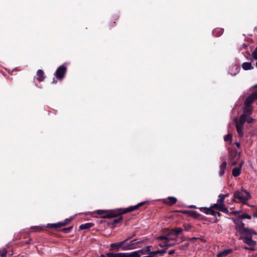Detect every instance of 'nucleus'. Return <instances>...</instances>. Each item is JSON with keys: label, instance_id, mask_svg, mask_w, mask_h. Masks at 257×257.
<instances>
[{"label": "nucleus", "instance_id": "obj_38", "mask_svg": "<svg viewBox=\"0 0 257 257\" xmlns=\"http://www.w3.org/2000/svg\"><path fill=\"white\" fill-rule=\"evenodd\" d=\"M31 229L34 231H40L43 229V228L40 226H33Z\"/></svg>", "mask_w": 257, "mask_h": 257}, {"label": "nucleus", "instance_id": "obj_27", "mask_svg": "<svg viewBox=\"0 0 257 257\" xmlns=\"http://www.w3.org/2000/svg\"><path fill=\"white\" fill-rule=\"evenodd\" d=\"M246 117L247 114L245 113L241 114L239 118L238 122L236 123L240 124V125H244V122L246 121Z\"/></svg>", "mask_w": 257, "mask_h": 257}, {"label": "nucleus", "instance_id": "obj_39", "mask_svg": "<svg viewBox=\"0 0 257 257\" xmlns=\"http://www.w3.org/2000/svg\"><path fill=\"white\" fill-rule=\"evenodd\" d=\"M254 91L252 93L253 95L257 99V84L252 86Z\"/></svg>", "mask_w": 257, "mask_h": 257}, {"label": "nucleus", "instance_id": "obj_56", "mask_svg": "<svg viewBox=\"0 0 257 257\" xmlns=\"http://www.w3.org/2000/svg\"><path fill=\"white\" fill-rule=\"evenodd\" d=\"M191 207L192 208H195V207L194 206H192Z\"/></svg>", "mask_w": 257, "mask_h": 257}, {"label": "nucleus", "instance_id": "obj_40", "mask_svg": "<svg viewBox=\"0 0 257 257\" xmlns=\"http://www.w3.org/2000/svg\"><path fill=\"white\" fill-rule=\"evenodd\" d=\"M189 243L187 242L186 243H185L183 245H181L179 247V249L180 250H185L189 246Z\"/></svg>", "mask_w": 257, "mask_h": 257}, {"label": "nucleus", "instance_id": "obj_41", "mask_svg": "<svg viewBox=\"0 0 257 257\" xmlns=\"http://www.w3.org/2000/svg\"><path fill=\"white\" fill-rule=\"evenodd\" d=\"M118 19V17H115L114 18H113V21H117ZM115 24V21H113V22H110L109 23V27H113L114 26V24Z\"/></svg>", "mask_w": 257, "mask_h": 257}, {"label": "nucleus", "instance_id": "obj_36", "mask_svg": "<svg viewBox=\"0 0 257 257\" xmlns=\"http://www.w3.org/2000/svg\"><path fill=\"white\" fill-rule=\"evenodd\" d=\"M239 216L240 217V218L241 219H251V216L246 213H243V214L239 215Z\"/></svg>", "mask_w": 257, "mask_h": 257}, {"label": "nucleus", "instance_id": "obj_50", "mask_svg": "<svg viewBox=\"0 0 257 257\" xmlns=\"http://www.w3.org/2000/svg\"><path fill=\"white\" fill-rule=\"evenodd\" d=\"M235 145H236V147H237L238 148H240V143H238V142H236V143H235Z\"/></svg>", "mask_w": 257, "mask_h": 257}, {"label": "nucleus", "instance_id": "obj_7", "mask_svg": "<svg viewBox=\"0 0 257 257\" xmlns=\"http://www.w3.org/2000/svg\"><path fill=\"white\" fill-rule=\"evenodd\" d=\"M234 224H235V230L240 234L244 233L245 229H250V228H245L244 224L241 221V218L239 216L236 218H232Z\"/></svg>", "mask_w": 257, "mask_h": 257}, {"label": "nucleus", "instance_id": "obj_2", "mask_svg": "<svg viewBox=\"0 0 257 257\" xmlns=\"http://www.w3.org/2000/svg\"><path fill=\"white\" fill-rule=\"evenodd\" d=\"M124 242L123 250H128L140 248L142 244L146 242L145 240H138L137 239L130 240V238H126L123 240Z\"/></svg>", "mask_w": 257, "mask_h": 257}, {"label": "nucleus", "instance_id": "obj_4", "mask_svg": "<svg viewBox=\"0 0 257 257\" xmlns=\"http://www.w3.org/2000/svg\"><path fill=\"white\" fill-rule=\"evenodd\" d=\"M98 215L103 218H111L118 217L122 214V209L119 208L113 210H98L96 211Z\"/></svg>", "mask_w": 257, "mask_h": 257}, {"label": "nucleus", "instance_id": "obj_13", "mask_svg": "<svg viewBox=\"0 0 257 257\" xmlns=\"http://www.w3.org/2000/svg\"><path fill=\"white\" fill-rule=\"evenodd\" d=\"M124 244V242H123V241H121L119 242L112 243L110 244V246L111 248V249H113V250H119V249L120 248H121V250H123Z\"/></svg>", "mask_w": 257, "mask_h": 257}, {"label": "nucleus", "instance_id": "obj_28", "mask_svg": "<svg viewBox=\"0 0 257 257\" xmlns=\"http://www.w3.org/2000/svg\"><path fill=\"white\" fill-rule=\"evenodd\" d=\"M242 67L244 70H251L253 68L252 66L251 63L244 62L242 64Z\"/></svg>", "mask_w": 257, "mask_h": 257}, {"label": "nucleus", "instance_id": "obj_32", "mask_svg": "<svg viewBox=\"0 0 257 257\" xmlns=\"http://www.w3.org/2000/svg\"><path fill=\"white\" fill-rule=\"evenodd\" d=\"M159 241H162V242L161 243H160L158 245L161 247H165L166 248V249L168 248V246H167V241L166 240H159Z\"/></svg>", "mask_w": 257, "mask_h": 257}, {"label": "nucleus", "instance_id": "obj_37", "mask_svg": "<svg viewBox=\"0 0 257 257\" xmlns=\"http://www.w3.org/2000/svg\"><path fill=\"white\" fill-rule=\"evenodd\" d=\"M232 137L231 134H227L224 138V140L226 142H227V141L231 142L232 141Z\"/></svg>", "mask_w": 257, "mask_h": 257}, {"label": "nucleus", "instance_id": "obj_34", "mask_svg": "<svg viewBox=\"0 0 257 257\" xmlns=\"http://www.w3.org/2000/svg\"><path fill=\"white\" fill-rule=\"evenodd\" d=\"M183 226L184 230L186 231H189L192 228V225L189 223H184Z\"/></svg>", "mask_w": 257, "mask_h": 257}, {"label": "nucleus", "instance_id": "obj_22", "mask_svg": "<svg viewBox=\"0 0 257 257\" xmlns=\"http://www.w3.org/2000/svg\"><path fill=\"white\" fill-rule=\"evenodd\" d=\"M94 223L91 222H88L84 224H82L79 226V229L80 230L88 229L94 226Z\"/></svg>", "mask_w": 257, "mask_h": 257}, {"label": "nucleus", "instance_id": "obj_11", "mask_svg": "<svg viewBox=\"0 0 257 257\" xmlns=\"http://www.w3.org/2000/svg\"><path fill=\"white\" fill-rule=\"evenodd\" d=\"M178 238L175 237L173 233L172 232L171 230L168 232L165 233L163 235H161L157 238V240H170V239H177Z\"/></svg>", "mask_w": 257, "mask_h": 257}, {"label": "nucleus", "instance_id": "obj_10", "mask_svg": "<svg viewBox=\"0 0 257 257\" xmlns=\"http://www.w3.org/2000/svg\"><path fill=\"white\" fill-rule=\"evenodd\" d=\"M211 206L213 210L216 209L226 214H228V210L225 205H221L217 202L216 203L212 204Z\"/></svg>", "mask_w": 257, "mask_h": 257}, {"label": "nucleus", "instance_id": "obj_6", "mask_svg": "<svg viewBox=\"0 0 257 257\" xmlns=\"http://www.w3.org/2000/svg\"><path fill=\"white\" fill-rule=\"evenodd\" d=\"M67 70V67L64 64L58 67L55 73V76L56 78L59 80H63L65 76Z\"/></svg>", "mask_w": 257, "mask_h": 257}, {"label": "nucleus", "instance_id": "obj_23", "mask_svg": "<svg viewBox=\"0 0 257 257\" xmlns=\"http://www.w3.org/2000/svg\"><path fill=\"white\" fill-rule=\"evenodd\" d=\"M236 128L239 137H242L243 136V132L242 131L243 125L236 123Z\"/></svg>", "mask_w": 257, "mask_h": 257}, {"label": "nucleus", "instance_id": "obj_44", "mask_svg": "<svg viewBox=\"0 0 257 257\" xmlns=\"http://www.w3.org/2000/svg\"><path fill=\"white\" fill-rule=\"evenodd\" d=\"M175 252V250L174 249H172V250H170L168 253L170 254V255H172Z\"/></svg>", "mask_w": 257, "mask_h": 257}, {"label": "nucleus", "instance_id": "obj_21", "mask_svg": "<svg viewBox=\"0 0 257 257\" xmlns=\"http://www.w3.org/2000/svg\"><path fill=\"white\" fill-rule=\"evenodd\" d=\"M241 164L239 167L234 168L232 169V174L234 177H237L239 176L241 173Z\"/></svg>", "mask_w": 257, "mask_h": 257}, {"label": "nucleus", "instance_id": "obj_8", "mask_svg": "<svg viewBox=\"0 0 257 257\" xmlns=\"http://www.w3.org/2000/svg\"><path fill=\"white\" fill-rule=\"evenodd\" d=\"M72 219V218H67L63 222H59L56 223H48L47 224L46 227L48 228L57 229L64 226L67 224H69Z\"/></svg>", "mask_w": 257, "mask_h": 257}, {"label": "nucleus", "instance_id": "obj_35", "mask_svg": "<svg viewBox=\"0 0 257 257\" xmlns=\"http://www.w3.org/2000/svg\"><path fill=\"white\" fill-rule=\"evenodd\" d=\"M7 254V250L6 248L0 249V256L1 257H6Z\"/></svg>", "mask_w": 257, "mask_h": 257}, {"label": "nucleus", "instance_id": "obj_9", "mask_svg": "<svg viewBox=\"0 0 257 257\" xmlns=\"http://www.w3.org/2000/svg\"><path fill=\"white\" fill-rule=\"evenodd\" d=\"M148 203H149L148 201H146L140 202L135 206H130L128 208L124 209H122V214L126 213L129 212H132L134 210L139 209L141 207L143 206L144 205H145L146 204H148Z\"/></svg>", "mask_w": 257, "mask_h": 257}, {"label": "nucleus", "instance_id": "obj_52", "mask_svg": "<svg viewBox=\"0 0 257 257\" xmlns=\"http://www.w3.org/2000/svg\"><path fill=\"white\" fill-rule=\"evenodd\" d=\"M222 196H223V197L225 198L226 197L229 196V194L227 193L226 194H222Z\"/></svg>", "mask_w": 257, "mask_h": 257}, {"label": "nucleus", "instance_id": "obj_42", "mask_svg": "<svg viewBox=\"0 0 257 257\" xmlns=\"http://www.w3.org/2000/svg\"><path fill=\"white\" fill-rule=\"evenodd\" d=\"M252 54L253 59H257V47H256L254 51L252 52Z\"/></svg>", "mask_w": 257, "mask_h": 257}, {"label": "nucleus", "instance_id": "obj_43", "mask_svg": "<svg viewBox=\"0 0 257 257\" xmlns=\"http://www.w3.org/2000/svg\"><path fill=\"white\" fill-rule=\"evenodd\" d=\"M243 248L244 249H245V250H251V251H253L254 250V248L253 246H250V247H247V246H244L243 247Z\"/></svg>", "mask_w": 257, "mask_h": 257}, {"label": "nucleus", "instance_id": "obj_29", "mask_svg": "<svg viewBox=\"0 0 257 257\" xmlns=\"http://www.w3.org/2000/svg\"><path fill=\"white\" fill-rule=\"evenodd\" d=\"M121 215H119V217L117 218L114 219L111 223V224L113 227L115 226L116 224L119 223L122 220L123 218Z\"/></svg>", "mask_w": 257, "mask_h": 257}, {"label": "nucleus", "instance_id": "obj_53", "mask_svg": "<svg viewBox=\"0 0 257 257\" xmlns=\"http://www.w3.org/2000/svg\"><path fill=\"white\" fill-rule=\"evenodd\" d=\"M57 82V80L55 79V78L54 77L53 79V83H56Z\"/></svg>", "mask_w": 257, "mask_h": 257}, {"label": "nucleus", "instance_id": "obj_1", "mask_svg": "<svg viewBox=\"0 0 257 257\" xmlns=\"http://www.w3.org/2000/svg\"><path fill=\"white\" fill-rule=\"evenodd\" d=\"M151 247L152 246H147L145 248L131 252H108L106 254V256L102 254L100 257H140L141 254L151 253Z\"/></svg>", "mask_w": 257, "mask_h": 257}, {"label": "nucleus", "instance_id": "obj_17", "mask_svg": "<svg viewBox=\"0 0 257 257\" xmlns=\"http://www.w3.org/2000/svg\"><path fill=\"white\" fill-rule=\"evenodd\" d=\"M223 29L221 28H217L212 31V35L214 37H220L223 33Z\"/></svg>", "mask_w": 257, "mask_h": 257}, {"label": "nucleus", "instance_id": "obj_45", "mask_svg": "<svg viewBox=\"0 0 257 257\" xmlns=\"http://www.w3.org/2000/svg\"><path fill=\"white\" fill-rule=\"evenodd\" d=\"M136 236V233H133L132 235L127 236V238H130V240L134 236Z\"/></svg>", "mask_w": 257, "mask_h": 257}, {"label": "nucleus", "instance_id": "obj_15", "mask_svg": "<svg viewBox=\"0 0 257 257\" xmlns=\"http://www.w3.org/2000/svg\"><path fill=\"white\" fill-rule=\"evenodd\" d=\"M36 78L39 82L43 81L44 80V73L43 70L39 69L37 71Z\"/></svg>", "mask_w": 257, "mask_h": 257}, {"label": "nucleus", "instance_id": "obj_25", "mask_svg": "<svg viewBox=\"0 0 257 257\" xmlns=\"http://www.w3.org/2000/svg\"><path fill=\"white\" fill-rule=\"evenodd\" d=\"M199 210L203 212V213H205L206 214H210L211 215L212 212L213 210V208H211V206H210L209 208L207 207H200L199 208Z\"/></svg>", "mask_w": 257, "mask_h": 257}, {"label": "nucleus", "instance_id": "obj_14", "mask_svg": "<svg viewBox=\"0 0 257 257\" xmlns=\"http://www.w3.org/2000/svg\"><path fill=\"white\" fill-rule=\"evenodd\" d=\"M255 99H256V98L253 95V94L251 93L245 99L244 104L246 106H249Z\"/></svg>", "mask_w": 257, "mask_h": 257}, {"label": "nucleus", "instance_id": "obj_26", "mask_svg": "<svg viewBox=\"0 0 257 257\" xmlns=\"http://www.w3.org/2000/svg\"><path fill=\"white\" fill-rule=\"evenodd\" d=\"M167 246L168 248L173 246L175 245L178 243V239H170V240H167Z\"/></svg>", "mask_w": 257, "mask_h": 257}, {"label": "nucleus", "instance_id": "obj_12", "mask_svg": "<svg viewBox=\"0 0 257 257\" xmlns=\"http://www.w3.org/2000/svg\"><path fill=\"white\" fill-rule=\"evenodd\" d=\"M177 199L174 197H169L167 198L164 199L163 202L168 205L172 206L177 202Z\"/></svg>", "mask_w": 257, "mask_h": 257}, {"label": "nucleus", "instance_id": "obj_48", "mask_svg": "<svg viewBox=\"0 0 257 257\" xmlns=\"http://www.w3.org/2000/svg\"><path fill=\"white\" fill-rule=\"evenodd\" d=\"M252 216L255 218H257V210L253 213Z\"/></svg>", "mask_w": 257, "mask_h": 257}, {"label": "nucleus", "instance_id": "obj_3", "mask_svg": "<svg viewBox=\"0 0 257 257\" xmlns=\"http://www.w3.org/2000/svg\"><path fill=\"white\" fill-rule=\"evenodd\" d=\"M251 198V195L249 192L243 188H241V191H236L233 194V201L235 202L234 199H237L239 201L243 204L248 206L247 200Z\"/></svg>", "mask_w": 257, "mask_h": 257}, {"label": "nucleus", "instance_id": "obj_55", "mask_svg": "<svg viewBox=\"0 0 257 257\" xmlns=\"http://www.w3.org/2000/svg\"><path fill=\"white\" fill-rule=\"evenodd\" d=\"M30 241H31V240H30L28 241H27V243H29Z\"/></svg>", "mask_w": 257, "mask_h": 257}, {"label": "nucleus", "instance_id": "obj_31", "mask_svg": "<svg viewBox=\"0 0 257 257\" xmlns=\"http://www.w3.org/2000/svg\"><path fill=\"white\" fill-rule=\"evenodd\" d=\"M218 197L219 198L217 199V202L221 205H225L224 204L225 198L222 196V194H220Z\"/></svg>", "mask_w": 257, "mask_h": 257}, {"label": "nucleus", "instance_id": "obj_33", "mask_svg": "<svg viewBox=\"0 0 257 257\" xmlns=\"http://www.w3.org/2000/svg\"><path fill=\"white\" fill-rule=\"evenodd\" d=\"M73 227V226H71L69 227L64 228L62 229L61 230L64 233H68L70 232V231L72 229Z\"/></svg>", "mask_w": 257, "mask_h": 257}, {"label": "nucleus", "instance_id": "obj_30", "mask_svg": "<svg viewBox=\"0 0 257 257\" xmlns=\"http://www.w3.org/2000/svg\"><path fill=\"white\" fill-rule=\"evenodd\" d=\"M167 251V249L166 248H164V249H162L161 250H158L157 251H153L152 252H151V253L153 255H154V256H155V255L158 253H160V254H163L165 253H166Z\"/></svg>", "mask_w": 257, "mask_h": 257}, {"label": "nucleus", "instance_id": "obj_49", "mask_svg": "<svg viewBox=\"0 0 257 257\" xmlns=\"http://www.w3.org/2000/svg\"><path fill=\"white\" fill-rule=\"evenodd\" d=\"M198 238H196V237H192V238H190L189 239V240L190 241H194V240H197Z\"/></svg>", "mask_w": 257, "mask_h": 257}, {"label": "nucleus", "instance_id": "obj_24", "mask_svg": "<svg viewBox=\"0 0 257 257\" xmlns=\"http://www.w3.org/2000/svg\"><path fill=\"white\" fill-rule=\"evenodd\" d=\"M188 215L194 218H199L200 216V214L195 210H189L187 211Z\"/></svg>", "mask_w": 257, "mask_h": 257}, {"label": "nucleus", "instance_id": "obj_20", "mask_svg": "<svg viewBox=\"0 0 257 257\" xmlns=\"http://www.w3.org/2000/svg\"><path fill=\"white\" fill-rule=\"evenodd\" d=\"M227 167V163L224 161L223 162L221 165H220V171L219 172V175L220 176H223L225 173V170Z\"/></svg>", "mask_w": 257, "mask_h": 257}, {"label": "nucleus", "instance_id": "obj_51", "mask_svg": "<svg viewBox=\"0 0 257 257\" xmlns=\"http://www.w3.org/2000/svg\"><path fill=\"white\" fill-rule=\"evenodd\" d=\"M253 121H254L253 119L250 118L249 120H248V123H252L253 122Z\"/></svg>", "mask_w": 257, "mask_h": 257}, {"label": "nucleus", "instance_id": "obj_5", "mask_svg": "<svg viewBox=\"0 0 257 257\" xmlns=\"http://www.w3.org/2000/svg\"><path fill=\"white\" fill-rule=\"evenodd\" d=\"M253 234H256V232L252 229H245L244 233L241 234L239 239L243 240L245 243L249 246H254L256 244V241L252 240Z\"/></svg>", "mask_w": 257, "mask_h": 257}, {"label": "nucleus", "instance_id": "obj_47", "mask_svg": "<svg viewBox=\"0 0 257 257\" xmlns=\"http://www.w3.org/2000/svg\"><path fill=\"white\" fill-rule=\"evenodd\" d=\"M237 213H238L237 211H232L231 212H228V214H236Z\"/></svg>", "mask_w": 257, "mask_h": 257}, {"label": "nucleus", "instance_id": "obj_46", "mask_svg": "<svg viewBox=\"0 0 257 257\" xmlns=\"http://www.w3.org/2000/svg\"><path fill=\"white\" fill-rule=\"evenodd\" d=\"M217 211H215L214 210H213L212 211V212L211 215H213V216H216V215H217Z\"/></svg>", "mask_w": 257, "mask_h": 257}, {"label": "nucleus", "instance_id": "obj_19", "mask_svg": "<svg viewBox=\"0 0 257 257\" xmlns=\"http://www.w3.org/2000/svg\"><path fill=\"white\" fill-rule=\"evenodd\" d=\"M232 249H224L222 251L219 252L217 254V257H224L232 253Z\"/></svg>", "mask_w": 257, "mask_h": 257}, {"label": "nucleus", "instance_id": "obj_54", "mask_svg": "<svg viewBox=\"0 0 257 257\" xmlns=\"http://www.w3.org/2000/svg\"><path fill=\"white\" fill-rule=\"evenodd\" d=\"M217 215H218V216H220L221 215V214L219 212L217 211Z\"/></svg>", "mask_w": 257, "mask_h": 257}, {"label": "nucleus", "instance_id": "obj_16", "mask_svg": "<svg viewBox=\"0 0 257 257\" xmlns=\"http://www.w3.org/2000/svg\"><path fill=\"white\" fill-rule=\"evenodd\" d=\"M230 158L232 160V165H235L239 159V155H237V153L236 151L233 152L230 154Z\"/></svg>", "mask_w": 257, "mask_h": 257}, {"label": "nucleus", "instance_id": "obj_18", "mask_svg": "<svg viewBox=\"0 0 257 257\" xmlns=\"http://www.w3.org/2000/svg\"><path fill=\"white\" fill-rule=\"evenodd\" d=\"M171 231L173 233V234L175 235V237L178 238V236L182 233V232L183 231V229H182L181 227H175L172 229H171Z\"/></svg>", "mask_w": 257, "mask_h": 257}]
</instances>
